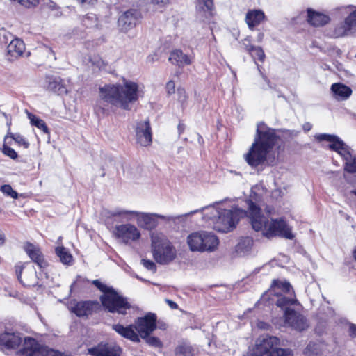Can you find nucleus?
<instances>
[{
	"label": "nucleus",
	"instance_id": "37998d69",
	"mask_svg": "<svg viewBox=\"0 0 356 356\" xmlns=\"http://www.w3.org/2000/svg\"><path fill=\"white\" fill-rule=\"evenodd\" d=\"M40 356H63L60 353L52 349L42 348Z\"/></svg>",
	"mask_w": 356,
	"mask_h": 356
},
{
	"label": "nucleus",
	"instance_id": "6ab92c4d",
	"mask_svg": "<svg viewBox=\"0 0 356 356\" xmlns=\"http://www.w3.org/2000/svg\"><path fill=\"white\" fill-rule=\"evenodd\" d=\"M24 248L31 260L40 268H44L47 266V263L45 261L44 256L38 246L31 243H26L24 245Z\"/></svg>",
	"mask_w": 356,
	"mask_h": 356
},
{
	"label": "nucleus",
	"instance_id": "f704fd0d",
	"mask_svg": "<svg viewBox=\"0 0 356 356\" xmlns=\"http://www.w3.org/2000/svg\"><path fill=\"white\" fill-rule=\"evenodd\" d=\"M8 138L13 139L16 143L24 147L25 149L28 148L29 146V142H27L25 138L19 134L8 133L5 136V142H6Z\"/></svg>",
	"mask_w": 356,
	"mask_h": 356
},
{
	"label": "nucleus",
	"instance_id": "4468645a",
	"mask_svg": "<svg viewBox=\"0 0 356 356\" xmlns=\"http://www.w3.org/2000/svg\"><path fill=\"white\" fill-rule=\"evenodd\" d=\"M88 353L91 356H119L122 353V348L115 343H101L88 348Z\"/></svg>",
	"mask_w": 356,
	"mask_h": 356
},
{
	"label": "nucleus",
	"instance_id": "680f3d73",
	"mask_svg": "<svg viewBox=\"0 0 356 356\" xmlns=\"http://www.w3.org/2000/svg\"><path fill=\"white\" fill-rule=\"evenodd\" d=\"M354 257H355V259H356V250H355V252H354Z\"/></svg>",
	"mask_w": 356,
	"mask_h": 356
},
{
	"label": "nucleus",
	"instance_id": "f3484780",
	"mask_svg": "<svg viewBox=\"0 0 356 356\" xmlns=\"http://www.w3.org/2000/svg\"><path fill=\"white\" fill-rule=\"evenodd\" d=\"M99 307V305L97 302L83 301L77 302L72 307V311L77 316H87L97 311Z\"/></svg>",
	"mask_w": 356,
	"mask_h": 356
},
{
	"label": "nucleus",
	"instance_id": "603ef678",
	"mask_svg": "<svg viewBox=\"0 0 356 356\" xmlns=\"http://www.w3.org/2000/svg\"><path fill=\"white\" fill-rule=\"evenodd\" d=\"M350 334L352 337H356V325L351 324L349 327Z\"/></svg>",
	"mask_w": 356,
	"mask_h": 356
},
{
	"label": "nucleus",
	"instance_id": "a18cd8bd",
	"mask_svg": "<svg viewBox=\"0 0 356 356\" xmlns=\"http://www.w3.org/2000/svg\"><path fill=\"white\" fill-rule=\"evenodd\" d=\"M144 339H145L146 342L150 346L155 347H159L161 346V343L157 337L148 336L147 338H145Z\"/></svg>",
	"mask_w": 356,
	"mask_h": 356
},
{
	"label": "nucleus",
	"instance_id": "e433bc0d",
	"mask_svg": "<svg viewBox=\"0 0 356 356\" xmlns=\"http://www.w3.org/2000/svg\"><path fill=\"white\" fill-rule=\"evenodd\" d=\"M344 170L350 174H356V157L355 156L345 161Z\"/></svg>",
	"mask_w": 356,
	"mask_h": 356
},
{
	"label": "nucleus",
	"instance_id": "2f4dec72",
	"mask_svg": "<svg viewBox=\"0 0 356 356\" xmlns=\"http://www.w3.org/2000/svg\"><path fill=\"white\" fill-rule=\"evenodd\" d=\"M198 14L209 18L211 16V12L213 8V0H197Z\"/></svg>",
	"mask_w": 356,
	"mask_h": 356
},
{
	"label": "nucleus",
	"instance_id": "13d9d810",
	"mask_svg": "<svg viewBox=\"0 0 356 356\" xmlns=\"http://www.w3.org/2000/svg\"><path fill=\"white\" fill-rule=\"evenodd\" d=\"M95 110L96 112H99V111H102V113L104 112V109L99 104L96 105Z\"/></svg>",
	"mask_w": 356,
	"mask_h": 356
},
{
	"label": "nucleus",
	"instance_id": "bb28decb",
	"mask_svg": "<svg viewBox=\"0 0 356 356\" xmlns=\"http://www.w3.org/2000/svg\"><path fill=\"white\" fill-rule=\"evenodd\" d=\"M331 90L334 97L338 100H344L348 99L351 93V89L342 83H334L331 87Z\"/></svg>",
	"mask_w": 356,
	"mask_h": 356
},
{
	"label": "nucleus",
	"instance_id": "412c9836",
	"mask_svg": "<svg viewBox=\"0 0 356 356\" xmlns=\"http://www.w3.org/2000/svg\"><path fill=\"white\" fill-rule=\"evenodd\" d=\"M42 348L33 338L24 339L23 347L20 350V356H40Z\"/></svg>",
	"mask_w": 356,
	"mask_h": 356
},
{
	"label": "nucleus",
	"instance_id": "2eb2a0df",
	"mask_svg": "<svg viewBox=\"0 0 356 356\" xmlns=\"http://www.w3.org/2000/svg\"><path fill=\"white\" fill-rule=\"evenodd\" d=\"M136 136L137 143L141 146L147 147L151 145L152 136L149 120L141 121L137 123Z\"/></svg>",
	"mask_w": 356,
	"mask_h": 356
},
{
	"label": "nucleus",
	"instance_id": "c756f323",
	"mask_svg": "<svg viewBox=\"0 0 356 356\" xmlns=\"http://www.w3.org/2000/svg\"><path fill=\"white\" fill-rule=\"evenodd\" d=\"M253 245V240L250 237H245L240 239L236 245V252L239 256H244L250 252Z\"/></svg>",
	"mask_w": 356,
	"mask_h": 356
},
{
	"label": "nucleus",
	"instance_id": "79ce46f5",
	"mask_svg": "<svg viewBox=\"0 0 356 356\" xmlns=\"http://www.w3.org/2000/svg\"><path fill=\"white\" fill-rule=\"evenodd\" d=\"M3 152L5 155L9 156L13 159H15L17 158V152L13 149H12L11 147H8L5 144L3 147Z\"/></svg>",
	"mask_w": 356,
	"mask_h": 356
},
{
	"label": "nucleus",
	"instance_id": "5fc2aeb1",
	"mask_svg": "<svg viewBox=\"0 0 356 356\" xmlns=\"http://www.w3.org/2000/svg\"><path fill=\"white\" fill-rule=\"evenodd\" d=\"M167 303L172 309H177L178 307V305L176 302H173L170 300H166Z\"/></svg>",
	"mask_w": 356,
	"mask_h": 356
},
{
	"label": "nucleus",
	"instance_id": "423d86ee",
	"mask_svg": "<svg viewBox=\"0 0 356 356\" xmlns=\"http://www.w3.org/2000/svg\"><path fill=\"white\" fill-rule=\"evenodd\" d=\"M151 248L154 260L159 264L171 263L177 257V250L168 238L162 233L153 232Z\"/></svg>",
	"mask_w": 356,
	"mask_h": 356
},
{
	"label": "nucleus",
	"instance_id": "f8f14e48",
	"mask_svg": "<svg viewBox=\"0 0 356 356\" xmlns=\"http://www.w3.org/2000/svg\"><path fill=\"white\" fill-rule=\"evenodd\" d=\"M0 43L7 44V53L12 58H17L24 53L25 44L18 38H13V36L5 31L0 33Z\"/></svg>",
	"mask_w": 356,
	"mask_h": 356
},
{
	"label": "nucleus",
	"instance_id": "20e7f679",
	"mask_svg": "<svg viewBox=\"0 0 356 356\" xmlns=\"http://www.w3.org/2000/svg\"><path fill=\"white\" fill-rule=\"evenodd\" d=\"M140 92L138 83L124 79L123 85L109 84L99 88V97L108 104L129 110Z\"/></svg>",
	"mask_w": 356,
	"mask_h": 356
},
{
	"label": "nucleus",
	"instance_id": "052dcab7",
	"mask_svg": "<svg viewBox=\"0 0 356 356\" xmlns=\"http://www.w3.org/2000/svg\"><path fill=\"white\" fill-rule=\"evenodd\" d=\"M257 68H258V70L259 71V72H260L261 74H262V73H261V69H260V68H261V66H260V65H259L258 64H257ZM261 75H262V76L264 78V79H265L266 81H268V83H269V81L266 79V77L265 76H264L263 74H261Z\"/></svg>",
	"mask_w": 356,
	"mask_h": 356
},
{
	"label": "nucleus",
	"instance_id": "f03ea898",
	"mask_svg": "<svg viewBox=\"0 0 356 356\" xmlns=\"http://www.w3.org/2000/svg\"><path fill=\"white\" fill-rule=\"evenodd\" d=\"M278 139L274 129L264 123L257 124L254 141L249 151L244 154V159L252 167H257L266 163L273 165L277 156L274 146Z\"/></svg>",
	"mask_w": 356,
	"mask_h": 356
},
{
	"label": "nucleus",
	"instance_id": "6e6d98bb",
	"mask_svg": "<svg viewBox=\"0 0 356 356\" xmlns=\"http://www.w3.org/2000/svg\"><path fill=\"white\" fill-rule=\"evenodd\" d=\"M312 125L309 122H306L302 125V129L305 131H309L311 130Z\"/></svg>",
	"mask_w": 356,
	"mask_h": 356
},
{
	"label": "nucleus",
	"instance_id": "49530a36",
	"mask_svg": "<svg viewBox=\"0 0 356 356\" xmlns=\"http://www.w3.org/2000/svg\"><path fill=\"white\" fill-rule=\"evenodd\" d=\"M150 2L159 8H164L170 3V0H150Z\"/></svg>",
	"mask_w": 356,
	"mask_h": 356
},
{
	"label": "nucleus",
	"instance_id": "39448f33",
	"mask_svg": "<svg viewBox=\"0 0 356 356\" xmlns=\"http://www.w3.org/2000/svg\"><path fill=\"white\" fill-rule=\"evenodd\" d=\"M156 316L154 314H149L142 318H138L134 325L127 327L121 324H114L112 326L120 336L129 339L133 342H140V337L147 338L156 329Z\"/></svg>",
	"mask_w": 356,
	"mask_h": 356
},
{
	"label": "nucleus",
	"instance_id": "09e8293b",
	"mask_svg": "<svg viewBox=\"0 0 356 356\" xmlns=\"http://www.w3.org/2000/svg\"><path fill=\"white\" fill-rule=\"evenodd\" d=\"M159 60V56L157 54L154 53L152 54H149L146 58V62L147 63H153Z\"/></svg>",
	"mask_w": 356,
	"mask_h": 356
},
{
	"label": "nucleus",
	"instance_id": "c9c22d12",
	"mask_svg": "<svg viewBox=\"0 0 356 356\" xmlns=\"http://www.w3.org/2000/svg\"><path fill=\"white\" fill-rule=\"evenodd\" d=\"M175 355L176 356H193V350L191 346L183 343L175 348Z\"/></svg>",
	"mask_w": 356,
	"mask_h": 356
},
{
	"label": "nucleus",
	"instance_id": "e2e57ef3",
	"mask_svg": "<svg viewBox=\"0 0 356 356\" xmlns=\"http://www.w3.org/2000/svg\"><path fill=\"white\" fill-rule=\"evenodd\" d=\"M352 193L356 195V190L355 191H353Z\"/></svg>",
	"mask_w": 356,
	"mask_h": 356
},
{
	"label": "nucleus",
	"instance_id": "473e14b6",
	"mask_svg": "<svg viewBox=\"0 0 356 356\" xmlns=\"http://www.w3.org/2000/svg\"><path fill=\"white\" fill-rule=\"evenodd\" d=\"M28 117L32 125L35 126L44 133L49 134V129L43 120L31 113H29Z\"/></svg>",
	"mask_w": 356,
	"mask_h": 356
},
{
	"label": "nucleus",
	"instance_id": "7c9ffc66",
	"mask_svg": "<svg viewBox=\"0 0 356 356\" xmlns=\"http://www.w3.org/2000/svg\"><path fill=\"white\" fill-rule=\"evenodd\" d=\"M245 42H250L248 39H245L243 45L245 46V50L250 54L252 58L255 60L258 59L261 62H264L266 58L265 54L260 47L253 46L249 44H246Z\"/></svg>",
	"mask_w": 356,
	"mask_h": 356
},
{
	"label": "nucleus",
	"instance_id": "ddd939ff",
	"mask_svg": "<svg viewBox=\"0 0 356 356\" xmlns=\"http://www.w3.org/2000/svg\"><path fill=\"white\" fill-rule=\"evenodd\" d=\"M142 16L138 10L131 9L124 12L118 19V26L122 32H127L135 27Z\"/></svg>",
	"mask_w": 356,
	"mask_h": 356
},
{
	"label": "nucleus",
	"instance_id": "c85d7f7f",
	"mask_svg": "<svg viewBox=\"0 0 356 356\" xmlns=\"http://www.w3.org/2000/svg\"><path fill=\"white\" fill-rule=\"evenodd\" d=\"M138 211L117 209L110 212L113 217H118L120 221H131L136 220Z\"/></svg>",
	"mask_w": 356,
	"mask_h": 356
},
{
	"label": "nucleus",
	"instance_id": "8fccbe9b",
	"mask_svg": "<svg viewBox=\"0 0 356 356\" xmlns=\"http://www.w3.org/2000/svg\"><path fill=\"white\" fill-rule=\"evenodd\" d=\"M42 50L47 54V57H49L50 55H52L54 56V51L53 50L49 47H47V46H44L42 48Z\"/></svg>",
	"mask_w": 356,
	"mask_h": 356
},
{
	"label": "nucleus",
	"instance_id": "1a4fd4ad",
	"mask_svg": "<svg viewBox=\"0 0 356 356\" xmlns=\"http://www.w3.org/2000/svg\"><path fill=\"white\" fill-rule=\"evenodd\" d=\"M187 245L192 252H213L218 245V237L211 232L198 231L191 233L186 238Z\"/></svg>",
	"mask_w": 356,
	"mask_h": 356
},
{
	"label": "nucleus",
	"instance_id": "a878e982",
	"mask_svg": "<svg viewBox=\"0 0 356 356\" xmlns=\"http://www.w3.org/2000/svg\"><path fill=\"white\" fill-rule=\"evenodd\" d=\"M169 61L172 64L182 67L191 64L193 58L184 54L181 50L176 49L170 53Z\"/></svg>",
	"mask_w": 356,
	"mask_h": 356
},
{
	"label": "nucleus",
	"instance_id": "a211bd4d",
	"mask_svg": "<svg viewBox=\"0 0 356 356\" xmlns=\"http://www.w3.org/2000/svg\"><path fill=\"white\" fill-rule=\"evenodd\" d=\"M16 274L18 280L26 286H35L38 284V277L34 268H26L22 276V268L16 269Z\"/></svg>",
	"mask_w": 356,
	"mask_h": 356
},
{
	"label": "nucleus",
	"instance_id": "de8ad7c7",
	"mask_svg": "<svg viewBox=\"0 0 356 356\" xmlns=\"http://www.w3.org/2000/svg\"><path fill=\"white\" fill-rule=\"evenodd\" d=\"M166 90L168 95L174 94L175 92V84L173 81H169L166 83Z\"/></svg>",
	"mask_w": 356,
	"mask_h": 356
},
{
	"label": "nucleus",
	"instance_id": "dca6fc26",
	"mask_svg": "<svg viewBox=\"0 0 356 356\" xmlns=\"http://www.w3.org/2000/svg\"><path fill=\"white\" fill-rule=\"evenodd\" d=\"M284 318L285 324L295 330L302 331L308 327L305 317L293 309H287L284 311Z\"/></svg>",
	"mask_w": 356,
	"mask_h": 356
},
{
	"label": "nucleus",
	"instance_id": "58836bf2",
	"mask_svg": "<svg viewBox=\"0 0 356 356\" xmlns=\"http://www.w3.org/2000/svg\"><path fill=\"white\" fill-rule=\"evenodd\" d=\"M315 138L318 141L326 140L331 143H336L337 141L339 140V138L334 135L327 134H320L315 136Z\"/></svg>",
	"mask_w": 356,
	"mask_h": 356
},
{
	"label": "nucleus",
	"instance_id": "4c0bfd02",
	"mask_svg": "<svg viewBox=\"0 0 356 356\" xmlns=\"http://www.w3.org/2000/svg\"><path fill=\"white\" fill-rule=\"evenodd\" d=\"M320 352L318 344L314 342H310L304 350V353L307 356H315Z\"/></svg>",
	"mask_w": 356,
	"mask_h": 356
},
{
	"label": "nucleus",
	"instance_id": "ea45409f",
	"mask_svg": "<svg viewBox=\"0 0 356 356\" xmlns=\"http://www.w3.org/2000/svg\"><path fill=\"white\" fill-rule=\"evenodd\" d=\"M177 101L181 104L182 106L185 105L188 99V95L185 89L178 88L177 90Z\"/></svg>",
	"mask_w": 356,
	"mask_h": 356
},
{
	"label": "nucleus",
	"instance_id": "cd10ccee",
	"mask_svg": "<svg viewBox=\"0 0 356 356\" xmlns=\"http://www.w3.org/2000/svg\"><path fill=\"white\" fill-rule=\"evenodd\" d=\"M329 148L340 154L344 161L353 156L349 147L340 139L336 143L329 144Z\"/></svg>",
	"mask_w": 356,
	"mask_h": 356
},
{
	"label": "nucleus",
	"instance_id": "b1692460",
	"mask_svg": "<svg viewBox=\"0 0 356 356\" xmlns=\"http://www.w3.org/2000/svg\"><path fill=\"white\" fill-rule=\"evenodd\" d=\"M49 90L58 94L63 95L67 92L64 81L59 76H47L46 77Z\"/></svg>",
	"mask_w": 356,
	"mask_h": 356
},
{
	"label": "nucleus",
	"instance_id": "bf43d9fd",
	"mask_svg": "<svg viewBox=\"0 0 356 356\" xmlns=\"http://www.w3.org/2000/svg\"><path fill=\"white\" fill-rule=\"evenodd\" d=\"M264 36V33H259V35H257V42H261L263 40Z\"/></svg>",
	"mask_w": 356,
	"mask_h": 356
},
{
	"label": "nucleus",
	"instance_id": "4d7b16f0",
	"mask_svg": "<svg viewBox=\"0 0 356 356\" xmlns=\"http://www.w3.org/2000/svg\"><path fill=\"white\" fill-rule=\"evenodd\" d=\"M177 129H178V132H179V135H181L184 129H185V126L184 124L179 122L178 126H177Z\"/></svg>",
	"mask_w": 356,
	"mask_h": 356
},
{
	"label": "nucleus",
	"instance_id": "a19ab883",
	"mask_svg": "<svg viewBox=\"0 0 356 356\" xmlns=\"http://www.w3.org/2000/svg\"><path fill=\"white\" fill-rule=\"evenodd\" d=\"M1 191L5 195L11 197L12 198L17 199L18 193L12 188L10 185L6 184L1 187Z\"/></svg>",
	"mask_w": 356,
	"mask_h": 356
},
{
	"label": "nucleus",
	"instance_id": "9d476101",
	"mask_svg": "<svg viewBox=\"0 0 356 356\" xmlns=\"http://www.w3.org/2000/svg\"><path fill=\"white\" fill-rule=\"evenodd\" d=\"M291 286L288 282L273 280L271 289L268 292L269 294H274L277 297L276 304L277 307L289 309L288 307L297 302L293 291H291Z\"/></svg>",
	"mask_w": 356,
	"mask_h": 356
},
{
	"label": "nucleus",
	"instance_id": "0eeeda50",
	"mask_svg": "<svg viewBox=\"0 0 356 356\" xmlns=\"http://www.w3.org/2000/svg\"><path fill=\"white\" fill-rule=\"evenodd\" d=\"M93 284L103 292V295L100 297V300L105 309L112 313L126 314V311L131 307L126 298L121 296L112 288L102 284L98 280H94Z\"/></svg>",
	"mask_w": 356,
	"mask_h": 356
},
{
	"label": "nucleus",
	"instance_id": "9b49d317",
	"mask_svg": "<svg viewBox=\"0 0 356 356\" xmlns=\"http://www.w3.org/2000/svg\"><path fill=\"white\" fill-rule=\"evenodd\" d=\"M113 235L120 243L125 245L136 242L141 237L140 230L136 226L130 223L116 225L113 230Z\"/></svg>",
	"mask_w": 356,
	"mask_h": 356
},
{
	"label": "nucleus",
	"instance_id": "aec40b11",
	"mask_svg": "<svg viewBox=\"0 0 356 356\" xmlns=\"http://www.w3.org/2000/svg\"><path fill=\"white\" fill-rule=\"evenodd\" d=\"M353 27H356V10L346 18L343 24L335 28L334 35L336 37L347 35Z\"/></svg>",
	"mask_w": 356,
	"mask_h": 356
},
{
	"label": "nucleus",
	"instance_id": "7ed1b4c3",
	"mask_svg": "<svg viewBox=\"0 0 356 356\" xmlns=\"http://www.w3.org/2000/svg\"><path fill=\"white\" fill-rule=\"evenodd\" d=\"M248 218L252 228L261 231L267 238L281 236L286 238L292 239L293 235L291 228L283 218L273 219L271 216L275 214L274 208L267 206L265 209L267 216L261 213V209L251 200L248 201Z\"/></svg>",
	"mask_w": 356,
	"mask_h": 356
},
{
	"label": "nucleus",
	"instance_id": "5701e85b",
	"mask_svg": "<svg viewBox=\"0 0 356 356\" xmlns=\"http://www.w3.org/2000/svg\"><path fill=\"white\" fill-rule=\"evenodd\" d=\"M265 19V14L261 10H250L245 15V21L250 30L259 26Z\"/></svg>",
	"mask_w": 356,
	"mask_h": 356
},
{
	"label": "nucleus",
	"instance_id": "72a5a7b5",
	"mask_svg": "<svg viewBox=\"0 0 356 356\" xmlns=\"http://www.w3.org/2000/svg\"><path fill=\"white\" fill-rule=\"evenodd\" d=\"M56 253L62 263L69 264L72 262V257L64 247L56 248Z\"/></svg>",
	"mask_w": 356,
	"mask_h": 356
},
{
	"label": "nucleus",
	"instance_id": "864d4df0",
	"mask_svg": "<svg viewBox=\"0 0 356 356\" xmlns=\"http://www.w3.org/2000/svg\"><path fill=\"white\" fill-rule=\"evenodd\" d=\"M6 242V236L4 233L0 229V247L3 246Z\"/></svg>",
	"mask_w": 356,
	"mask_h": 356
},
{
	"label": "nucleus",
	"instance_id": "4be33fe9",
	"mask_svg": "<svg viewBox=\"0 0 356 356\" xmlns=\"http://www.w3.org/2000/svg\"><path fill=\"white\" fill-rule=\"evenodd\" d=\"M22 337L18 333L4 332L0 334V346L8 349H15L22 343Z\"/></svg>",
	"mask_w": 356,
	"mask_h": 356
},
{
	"label": "nucleus",
	"instance_id": "393cba45",
	"mask_svg": "<svg viewBox=\"0 0 356 356\" xmlns=\"http://www.w3.org/2000/svg\"><path fill=\"white\" fill-rule=\"evenodd\" d=\"M307 20L314 26H321L329 22L330 17L326 15L316 12L312 8H308Z\"/></svg>",
	"mask_w": 356,
	"mask_h": 356
},
{
	"label": "nucleus",
	"instance_id": "c03bdc74",
	"mask_svg": "<svg viewBox=\"0 0 356 356\" xmlns=\"http://www.w3.org/2000/svg\"><path fill=\"white\" fill-rule=\"evenodd\" d=\"M141 263L147 269L152 270V272L156 271V266L152 261L148 259H142Z\"/></svg>",
	"mask_w": 356,
	"mask_h": 356
},
{
	"label": "nucleus",
	"instance_id": "6e6552de",
	"mask_svg": "<svg viewBox=\"0 0 356 356\" xmlns=\"http://www.w3.org/2000/svg\"><path fill=\"white\" fill-rule=\"evenodd\" d=\"M280 339L276 337L264 335L258 338L250 350L252 356H293L290 348L279 347Z\"/></svg>",
	"mask_w": 356,
	"mask_h": 356
},
{
	"label": "nucleus",
	"instance_id": "3c124183",
	"mask_svg": "<svg viewBox=\"0 0 356 356\" xmlns=\"http://www.w3.org/2000/svg\"><path fill=\"white\" fill-rule=\"evenodd\" d=\"M81 4L93 5L96 3L97 0H77Z\"/></svg>",
	"mask_w": 356,
	"mask_h": 356
},
{
	"label": "nucleus",
	"instance_id": "f257e3e1",
	"mask_svg": "<svg viewBox=\"0 0 356 356\" xmlns=\"http://www.w3.org/2000/svg\"><path fill=\"white\" fill-rule=\"evenodd\" d=\"M200 212L202 220L207 227L220 232H228L236 227L240 218L245 215L244 211L234 206H227L225 202H216L213 204L196 209L177 217L165 216L156 213L138 212L136 222L145 229H152L158 224L157 218L170 221L181 217H186Z\"/></svg>",
	"mask_w": 356,
	"mask_h": 356
}]
</instances>
